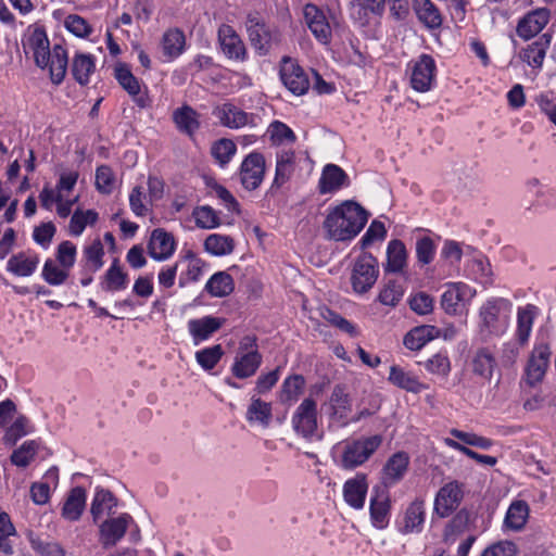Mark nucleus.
<instances>
[{"mask_svg": "<svg viewBox=\"0 0 556 556\" xmlns=\"http://www.w3.org/2000/svg\"><path fill=\"white\" fill-rule=\"evenodd\" d=\"M192 215L199 228L213 229L220 225L218 214L208 205L195 207Z\"/></svg>", "mask_w": 556, "mask_h": 556, "instance_id": "obj_47", "label": "nucleus"}, {"mask_svg": "<svg viewBox=\"0 0 556 556\" xmlns=\"http://www.w3.org/2000/svg\"><path fill=\"white\" fill-rule=\"evenodd\" d=\"M236 151L237 147L230 139H220L216 141L211 150L212 155L220 166H225L227 163H229Z\"/></svg>", "mask_w": 556, "mask_h": 556, "instance_id": "obj_54", "label": "nucleus"}, {"mask_svg": "<svg viewBox=\"0 0 556 556\" xmlns=\"http://www.w3.org/2000/svg\"><path fill=\"white\" fill-rule=\"evenodd\" d=\"M551 355V348L546 343H540L533 348L525 368V381L528 386L534 387L543 381Z\"/></svg>", "mask_w": 556, "mask_h": 556, "instance_id": "obj_7", "label": "nucleus"}, {"mask_svg": "<svg viewBox=\"0 0 556 556\" xmlns=\"http://www.w3.org/2000/svg\"><path fill=\"white\" fill-rule=\"evenodd\" d=\"M132 517L128 514H122L117 517L108 518L99 526L100 542L108 548L117 544L125 535Z\"/></svg>", "mask_w": 556, "mask_h": 556, "instance_id": "obj_13", "label": "nucleus"}, {"mask_svg": "<svg viewBox=\"0 0 556 556\" xmlns=\"http://www.w3.org/2000/svg\"><path fill=\"white\" fill-rule=\"evenodd\" d=\"M129 206L131 212L138 217L147 216L150 212L147 195L141 186L132 188L129 194Z\"/></svg>", "mask_w": 556, "mask_h": 556, "instance_id": "obj_56", "label": "nucleus"}, {"mask_svg": "<svg viewBox=\"0 0 556 556\" xmlns=\"http://www.w3.org/2000/svg\"><path fill=\"white\" fill-rule=\"evenodd\" d=\"M295 167V153L293 150H281L276 155V173L273 186L281 187L292 176Z\"/></svg>", "mask_w": 556, "mask_h": 556, "instance_id": "obj_33", "label": "nucleus"}, {"mask_svg": "<svg viewBox=\"0 0 556 556\" xmlns=\"http://www.w3.org/2000/svg\"><path fill=\"white\" fill-rule=\"evenodd\" d=\"M476 295V290L464 282H450L441 296V306L448 315H458Z\"/></svg>", "mask_w": 556, "mask_h": 556, "instance_id": "obj_9", "label": "nucleus"}, {"mask_svg": "<svg viewBox=\"0 0 556 556\" xmlns=\"http://www.w3.org/2000/svg\"><path fill=\"white\" fill-rule=\"evenodd\" d=\"M213 114L225 127L237 129L254 125V115L249 114L232 103H224L214 109Z\"/></svg>", "mask_w": 556, "mask_h": 556, "instance_id": "obj_16", "label": "nucleus"}, {"mask_svg": "<svg viewBox=\"0 0 556 556\" xmlns=\"http://www.w3.org/2000/svg\"><path fill=\"white\" fill-rule=\"evenodd\" d=\"M382 441L380 434H375L348 442L342 452L341 467L351 470L362 466L380 447Z\"/></svg>", "mask_w": 556, "mask_h": 556, "instance_id": "obj_3", "label": "nucleus"}, {"mask_svg": "<svg viewBox=\"0 0 556 556\" xmlns=\"http://www.w3.org/2000/svg\"><path fill=\"white\" fill-rule=\"evenodd\" d=\"M440 329L431 325H422L408 331L403 340L404 345L410 351L421 350L429 341L438 338Z\"/></svg>", "mask_w": 556, "mask_h": 556, "instance_id": "obj_29", "label": "nucleus"}, {"mask_svg": "<svg viewBox=\"0 0 556 556\" xmlns=\"http://www.w3.org/2000/svg\"><path fill=\"white\" fill-rule=\"evenodd\" d=\"M368 484L365 475L349 479L343 485L344 501L354 509L364 507Z\"/></svg>", "mask_w": 556, "mask_h": 556, "instance_id": "obj_25", "label": "nucleus"}, {"mask_svg": "<svg viewBox=\"0 0 556 556\" xmlns=\"http://www.w3.org/2000/svg\"><path fill=\"white\" fill-rule=\"evenodd\" d=\"M186 43L185 34L178 28H172L164 33L162 49L165 56L174 59L180 55Z\"/></svg>", "mask_w": 556, "mask_h": 556, "instance_id": "obj_43", "label": "nucleus"}, {"mask_svg": "<svg viewBox=\"0 0 556 556\" xmlns=\"http://www.w3.org/2000/svg\"><path fill=\"white\" fill-rule=\"evenodd\" d=\"M223 323L224 321L222 319L213 316H205L200 319L189 320L188 329L193 338L194 344H199L200 342L207 340L223 326Z\"/></svg>", "mask_w": 556, "mask_h": 556, "instance_id": "obj_28", "label": "nucleus"}, {"mask_svg": "<svg viewBox=\"0 0 556 556\" xmlns=\"http://www.w3.org/2000/svg\"><path fill=\"white\" fill-rule=\"evenodd\" d=\"M305 387V379L301 375H292L286 378L281 384L279 400L283 404H291L299 400Z\"/></svg>", "mask_w": 556, "mask_h": 556, "instance_id": "obj_41", "label": "nucleus"}, {"mask_svg": "<svg viewBox=\"0 0 556 556\" xmlns=\"http://www.w3.org/2000/svg\"><path fill=\"white\" fill-rule=\"evenodd\" d=\"M56 260L61 267L70 270L74 266L76 260L75 244L71 241L61 242L58 247Z\"/></svg>", "mask_w": 556, "mask_h": 556, "instance_id": "obj_61", "label": "nucleus"}, {"mask_svg": "<svg viewBox=\"0 0 556 556\" xmlns=\"http://www.w3.org/2000/svg\"><path fill=\"white\" fill-rule=\"evenodd\" d=\"M425 368L432 375L446 377L451 370V363L446 354L437 353L424 363Z\"/></svg>", "mask_w": 556, "mask_h": 556, "instance_id": "obj_57", "label": "nucleus"}, {"mask_svg": "<svg viewBox=\"0 0 556 556\" xmlns=\"http://www.w3.org/2000/svg\"><path fill=\"white\" fill-rule=\"evenodd\" d=\"M407 251L401 240H391L387 248V264L384 270L387 273H402L406 267Z\"/></svg>", "mask_w": 556, "mask_h": 556, "instance_id": "obj_37", "label": "nucleus"}, {"mask_svg": "<svg viewBox=\"0 0 556 556\" xmlns=\"http://www.w3.org/2000/svg\"><path fill=\"white\" fill-rule=\"evenodd\" d=\"M463 496V484L458 481L444 484L434 498V511L442 518L448 517L458 508Z\"/></svg>", "mask_w": 556, "mask_h": 556, "instance_id": "obj_11", "label": "nucleus"}, {"mask_svg": "<svg viewBox=\"0 0 556 556\" xmlns=\"http://www.w3.org/2000/svg\"><path fill=\"white\" fill-rule=\"evenodd\" d=\"M87 267L96 273L103 266L104 248L100 239L93 240L84 250Z\"/></svg>", "mask_w": 556, "mask_h": 556, "instance_id": "obj_48", "label": "nucleus"}, {"mask_svg": "<svg viewBox=\"0 0 556 556\" xmlns=\"http://www.w3.org/2000/svg\"><path fill=\"white\" fill-rule=\"evenodd\" d=\"M262 364V355L257 350L237 354L231 367L232 374L239 379L252 377Z\"/></svg>", "mask_w": 556, "mask_h": 556, "instance_id": "obj_27", "label": "nucleus"}, {"mask_svg": "<svg viewBox=\"0 0 556 556\" xmlns=\"http://www.w3.org/2000/svg\"><path fill=\"white\" fill-rule=\"evenodd\" d=\"M391 509L390 494L387 488L375 486L370 498L369 511L371 523L377 529H384L389 523Z\"/></svg>", "mask_w": 556, "mask_h": 556, "instance_id": "obj_14", "label": "nucleus"}, {"mask_svg": "<svg viewBox=\"0 0 556 556\" xmlns=\"http://www.w3.org/2000/svg\"><path fill=\"white\" fill-rule=\"evenodd\" d=\"M39 264L37 255H27L24 252L12 255L7 264V270L17 277L31 276Z\"/></svg>", "mask_w": 556, "mask_h": 556, "instance_id": "obj_35", "label": "nucleus"}, {"mask_svg": "<svg viewBox=\"0 0 556 556\" xmlns=\"http://www.w3.org/2000/svg\"><path fill=\"white\" fill-rule=\"evenodd\" d=\"M323 317L329 324L337 327L341 331L346 332L351 337H356L358 334L356 327L334 311L326 309V312L323 314Z\"/></svg>", "mask_w": 556, "mask_h": 556, "instance_id": "obj_62", "label": "nucleus"}, {"mask_svg": "<svg viewBox=\"0 0 556 556\" xmlns=\"http://www.w3.org/2000/svg\"><path fill=\"white\" fill-rule=\"evenodd\" d=\"M224 355L220 344L205 348L195 353L198 364L205 370L213 369Z\"/></svg>", "mask_w": 556, "mask_h": 556, "instance_id": "obj_49", "label": "nucleus"}, {"mask_svg": "<svg viewBox=\"0 0 556 556\" xmlns=\"http://www.w3.org/2000/svg\"><path fill=\"white\" fill-rule=\"evenodd\" d=\"M28 541L34 551L41 556H65V551L59 543L43 542L39 536L34 533L28 534Z\"/></svg>", "mask_w": 556, "mask_h": 556, "instance_id": "obj_53", "label": "nucleus"}, {"mask_svg": "<svg viewBox=\"0 0 556 556\" xmlns=\"http://www.w3.org/2000/svg\"><path fill=\"white\" fill-rule=\"evenodd\" d=\"M409 456L406 452L394 453L382 468L383 488H389L400 482L407 472Z\"/></svg>", "mask_w": 556, "mask_h": 556, "instance_id": "obj_17", "label": "nucleus"}, {"mask_svg": "<svg viewBox=\"0 0 556 556\" xmlns=\"http://www.w3.org/2000/svg\"><path fill=\"white\" fill-rule=\"evenodd\" d=\"M86 506V491L81 486L72 489L62 507V516L71 521L80 518Z\"/></svg>", "mask_w": 556, "mask_h": 556, "instance_id": "obj_34", "label": "nucleus"}, {"mask_svg": "<svg viewBox=\"0 0 556 556\" xmlns=\"http://www.w3.org/2000/svg\"><path fill=\"white\" fill-rule=\"evenodd\" d=\"M388 380L397 388L415 394L428 388V386L421 383L415 375L405 371L397 365L390 367Z\"/></svg>", "mask_w": 556, "mask_h": 556, "instance_id": "obj_30", "label": "nucleus"}, {"mask_svg": "<svg viewBox=\"0 0 556 556\" xmlns=\"http://www.w3.org/2000/svg\"><path fill=\"white\" fill-rule=\"evenodd\" d=\"M218 38L223 52L227 58L236 61H243L245 59V46L231 26L222 25L218 29Z\"/></svg>", "mask_w": 556, "mask_h": 556, "instance_id": "obj_19", "label": "nucleus"}, {"mask_svg": "<svg viewBox=\"0 0 556 556\" xmlns=\"http://www.w3.org/2000/svg\"><path fill=\"white\" fill-rule=\"evenodd\" d=\"M470 365L472 372L486 381L493 379L497 369L495 354L489 348L477 349L471 357Z\"/></svg>", "mask_w": 556, "mask_h": 556, "instance_id": "obj_23", "label": "nucleus"}, {"mask_svg": "<svg viewBox=\"0 0 556 556\" xmlns=\"http://www.w3.org/2000/svg\"><path fill=\"white\" fill-rule=\"evenodd\" d=\"M425 502L415 500L409 504L405 511L403 533L419 532L425 521Z\"/></svg>", "mask_w": 556, "mask_h": 556, "instance_id": "obj_42", "label": "nucleus"}, {"mask_svg": "<svg viewBox=\"0 0 556 556\" xmlns=\"http://www.w3.org/2000/svg\"><path fill=\"white\" fill-rule=\"evenodd\" d=\"M412 7L418 21L428 29H438L442 26L443 16L431 0H412Z\"/></svg>", "mask_w": 556, "mask_h": 556, "instance_id": "obj_24", "label": "nucleus"}, {"mask_svg": "<svg viewBox=\"0 0 556 556\" xmlns=\"http://www.w3.org/2000/svg\"><path fill=\"white\" fill-rule=\"evenodd\" d=\"M115 78L118 84L130 94L137 96L140 91V84L125 64L115 67Z\"/></svg>", "mask_w": 556, "mask_h": 556, "instance_id": "obj_50", "label": "nucleus"}, {"mask_svg": "<svg viewBox=\"0 0 556 556\" xmlns=\"http://www.w3.org/2000/svg\"><path fill=\"white\" fill-rule=\"evenodd\" d=\"M149 254L157 261L172 256L175 251L174 237L162 228L154 229L148 244Z\"/></svg>", "mask_w": 556, "mask_h": 556, "instance_id": "obj_22", "label": "nucleus"}, {"mask_svg": "<svg viewBox=\"0 0 556 556\" xmlns=\"http://www.w3.org/2000/svg\"><path fill=\"white\" fill-rule=\"evenodd\" d=\"M517 546L511 541H500L486 547L481 556H516Z\"/></svg>", "mask_w": 556, "mask_h": 556, "instance_id": "obj_64", "label": "nucleus"}, {"mask_svg": "<svg viewBox=\"0 0 556 556\" xmlns=\"http://www.w3.org/2000/svg\"><path fill=\"white\" fill-rule=\"evenodd\" d=\"M280 78L286 88L295 96L304 94L309 88V80L303 68L288 56L281 61Z\"/></svg>", "mask_w": 556, "mask_h": 556, "instance_id": "obj_10", "label": "nucleus"}, {"mask_svg": "<svg viewBox=\"0 0 556 556\" xmlns=\"http://www.w3.org/2000/svg\"><path fill=\"white\" fill-rule=\"evenodd\" d=\"M404 294L403 288L395 281H389L379 293V301L383 305L395 306Z\"/></svg>", "mask_w": 556, "mask_h": 556, "instance_id": "obj_59", "label": "nucleus"}, {"mask_svg": "<svg viewBox=\"0 0 556 556\" xmlns=\"http://www.w3.org/2000/svg\"><path fill=\"white\" fill-rule=\"evenodd\" d=\"M173 121L177 129L189 136L200 127L199 114L189 105H184L173 112Z\"/></svg>", "mask_w": 556, "mask_h": 556, "instance_id": "obj_38", "label": "nucleus"}, {"mask_svg": "<svg viewBox=\"0 0 556 556\" xmlns=\"http://www.w3.org/2000/svg\"><path fill=\"white\" fill-rule=\"evenodd\" d=\"M435 254V245L430 237H422L416 242L417 261L422 265L430 264Z\"/></svg>", "mask_w": 556, "mask_h": 556, "instance_id": "obj_60", "label": "nucleus"}, {"mask_svg": "<svg viewBox=\"0 0 556 556\" xmlns=\"http://www.w3.org/2000/svg\"><path fill=\"white\" fill-rule=\"evenodd\" d=\"M350 180L346 173L336 164H327L321 172L318 181L320 194L333 193L342 187L349 186Z\"/></svg>", "mask_w": 556, "mask_h": 556, "instance_id": "obj_20", "label": "nucleus"}, {"mask_svg": "<svg viewBox=\"0 0 556 556\" xmlns=\"http://www.w3.org/2000/svg\"><path fill=\"white\" fill-rule=\"evenodd\" d=\"M38 444L36 441L30 440L24 442L11 455V462L17 467H27L34 459L37 453Z\"/></svg>", "mask_w": 556, "mask_h": 556, "instance_id": "obj_51", "label": "nucleus"}, {"mask_svg": "<svg viewBox=\"0 0 556 556\" xmlns=\"http://www.w3.org/2000/svg\"><path fill=\"white\" fill-rule=\"evenodd\" d=\"M94 71V60L90 54L78 53L72 64V73L77 83L87 85L89 76Z\"/></svg>", "mask_w": 556, "mask_h": 556, "instance_id": "obj_46", "label": "nucleus"}, {"mask_svg": "<svg viewBox=\"0 0 556 556\" xmlns=\"http://www.w3.org/2000/svg\"><path fill=\"white\" fill-rule=\"evenodd\" d=\"M530 514L529 505L526 501H514L505 515L504 527L511 531H520L525 528Z\"/></svg>", "mask_w": 556, "mask_h": 556, "instance_id": "obj_32", "label": "nucleus"}, {"mask_svg": "<svg viewBox=\"0 0 556 556\" xmlns=\"http://www.w3.org/2000/svg\"><path fill=\"white\" fill-rule=\"evenodd\" d=\"M245 418L250 424H258L262 428H268L273 418L271 404L253 396L248 406Z\"/></svg>", "mask_w": 556, "mask_h": 556, "instance_id": "obj_36", "label": "nucleus"}, {"mask_svg": "<svg viewBox=\"0 0 556 556\" xmlns=\"http://www.w3.org/2000/svg\"><path fill=\"white\" fill-rule=\"evenodd\" d=\"M304 22L314 36L321 45H329L332 39V28L325 12L316 4L307 3L303 8Z\"/></svg>", "mask_w": 556, "mask_h": 556, "instance_id": "obj_8", "label": "nucleus"}, {"mask_svg": "<svg viewBox=\"0 0 556 556\" xmlns=\"http://www.w3.org/2000/svg\"><path fill=\"white\" fill-rule=\"evenodd\" d=\"M65 27L70 33L77 37H86L91 31L87 21L76 14L68 15L65 18Z\"/></svg>", "mask_w": 556, "mask_h": 556, "instance_id": "obj_63", "label": "nucleus"}, {"mask_svg": "<svg viewBox=\"0 0 556 556\" xmlns=\"http://www.w3.org/2000/svg\"><path fill=\"white\" fill-rule=\"evenodd\" d=\"M552 36L543 34L519 52V58L533 70L543 66L544 59L551 46Z\"/></svg>", "mask_w": 556, "mask_h": 556, "instance_id": "obj_21", "label": "nucleus"}, {"mask_svg": "<svg viewBox=\"0 0 556 556\" xmlns=\"http://www.w3.org/2000/svg\"><path fill=\"white\" fill-rule=\"evenodd\" d=\"M549 11L547 9H536L523 16L517 25V35L529 40L536 36L548 23Z\"/></svg>", "mask_w": 556, "mask_h": 556, "instance_id": "obj_18", "label": "nucleus"}, {"mask_svg": "<svg viewBox=\"0 0 556 556\" xmlns=\"http://www.w3.org/2000/svg\"><path fill=\"white\" fill-rule=\"evenodd\" d=\"M330 405L334 415H339L340 418L346 416L348 412L351 410V403L348 393L341 386H336L330 396Z\"/></svg>", "mask_w": 556, "mask_h": 556, "instance_id": "obj_55", "label": "nucleus"}, {"mask_svg": "<svg viewBox=\"0 0 556 556\" xmlns=\"http://www.w3.org/2000/svg\"><path fill=\"white\" fill-rule=\"evenodd\" d=\"M265 175V159L261 153H250L242 161L240 180L244 189L255 190L260 187Z\"/></svg>", "mask_w": 556, "mask_h": 556, "instance_id": "obj_12", "label": "nucleus"}, {"mask_svg": "<svg viewBox=\"0 0 556 556\" xmlns=\"http://www.w3.org/2000/svg\"><path fill=\"white\" fill-rule=\"evenodd\" d=\"M245 28L251 45L261 55H266L271 47L280 41L278 30L267 26L258 12H250L247 15Z\"/></svg>", "mask_w": 556, "mask_h": 556, "instance_id": "obj_4", "label": "nucleus"}, {"mask_svg": "<svg viewBox=\"0 0 556 556\" xmlns=\"http://www.w3.org/2000/svg\"><path fill=\"white\" fill-rule=\"evenodd\" d=\"M128 283V276L123 271L119 262L115 258L106 270L101 282L102 290L106 292L124 290Z\"/></svg>", "mask_w": 556, "mask_h": 556, "instance_id": "obj_40", "label": "nucleus"}, {"mask_svg": "<svg viewBox=\"0 0 556 556\" xmlns=\"http://www.w3.org/2000/svg\"><path fill=\"white\" fill-rule=\"evenodd\" d=\"M204 249L214 256L228 255L235 249V241L230 236L212 233L205 239Z\"/></svg>", "mask_w": 556, "mask_h": 556, "instance_id": "obj_45", "label": "nucleus"}, {"mask_svg": "<svg viewBox=\"0 0 556 556\" xmlns=\"http://www.w3.org/2000/svg\"><path fill=\"white\" fill-rule=\"evenodd\" d=\"M510 303L505 299H492L480 308L481 325L490 333L498 331V316L503 307Z\"/></svg>", "mask_w": 556, "mask_h": 556, "instance_id": "obj_31", "label": "nucleus"}, {"mask_svg": "<svg viewBox=\"0 0 556 556\" xmlns=\"http://www.w3.org/2000/svg\"><path fill=\"white\" fill-rule=\"evenodd\" d=\"M29 420L25 416H20L7 430L3 441L5 444L14 445L22 437L28 433Z\"/></svg>", "mask_w": 556, "mask_h": 556, "instance_id": "obj_58", "label": "nucleus"}, {"mask_svg": "<svg viewBox=\"0 0 556 556\" xmlns=\"http://www.w3.org/2000/svg\"><path fill=\"white\" fill-rule=\"evenodd\" d=\"M292 428L296 434L306 440L320 439L317 433V402L312 397L304 399L292 415Z\"/></svg>", "mask_w": 556, "mask_h": 556, "instance_id": "obj_5", "label": "nucleus"}, {"mask_svg": "<svg viewBox=\"0 0 556 556\" xmlns=\"http://www.w3.org/2000/svg\"><path fill=\"white\" fill-rule=\"evenodd\" d=\"M235 283L232 277L225 273L219 271L214 274L206 282V291L216 298H224L233 291Z\"/></svg>", "mask_w": 556, "mask_h": 556, "instance_id": "obj_44", "label": "nucleus"}, {"mask_svg": "<svg viewBox=\"0 0 556 556\" xmlns=\"http://www.w3.org/2000/svg\"><path fill=\"white\" fill-rule=\"evenodd\" d=\"M435 72V63L431 55L422 54L414 63L410 74V85L418 92L430 90Z\"/></svg>", "mask_w": 556, "mask_h": 556, "instance_id": "obj_15", "label": "nucleus"}, {"mask_svg": "<svg viewBox=\"0 0 556 556\" xmlns=\"http://www.w3.org/2000/svg\"><path fill=\"white\" fill-rule=\"evenodd\" d=\"M368 220V213L358 203L346 200L332 208L324 220L328 237L336 241L356 237Z\"/></svg>", "mask_w": 556, "mask_h": 556, "instance_id": "obj_2", "label": "nucleus"}, {"mask_svg": "<svg viewBox=\"0 0 556 556\" xmlns=\"http://www.w3.org/2000/svg\"><path fill=\"white\" fill-rule=\"evenodd\" d=\"M536 313L538 308L533 304L518 308L516 336L521 344L529 340Z\"/></svg>", "mask_w": 556, "mask_h": 556, "instance_id": "obj_39", "label": "nucleus"}, {"mask_svg": "<svg viewBox=\"0 0 556 556\" xmlns=\"http://www.w3.org/2000/svg\"><path fill=\"white\" fill-rule=\"evenodd\" d=\"M23 47L25 53H33L38 67L49 68L50 79L54 85H60L64 80L67 70L66 50L60 45L50 50L49 39L42 28L37 27L29 31Z\"/></svg>", "mask_w": 556, "mask_h": 556, "instance_id": "obj_1", "label": "nucleus"}, {"mask_svg": "<svg viewBox=\"0 0 556 556\" xmlns=\"http://www.w3.org/2000/svg\"><path fill=\"white\" fill-rule=\"evenodd\" d=\"M379 274L378 261L370 253L359 255L352 270V287L357 293H365L372 288Z\"/></svg>", "mask_w": 556, "mask_h": 556, "instance_id": "obj_6", "label": "nucleus"}, {"mask_svg": "<svg viewBox=\"0 0 556 556\" xmlns=\"http://www.w3.org/2000/svg\"><path fill=\"white\" fill-rule=\"evenodd\" d=\"M68 269L60 268L53 260H47L42 268V278L51 286H60L68 278Z\"/></svg>", "mask_w": 556, "mask_h": 556, "instance_id": "obj_52", "label": "nucleus"}, {"mask_svg": "<svg viewBox=\"0 0 556 556\" xmlns=\"http://www.w3.org/2000/svg\"><path fill=\"white\" fill-rule=\"evenodd\" d=\"M117 504V498L110 490L98 488L90 506L93 522L97 523L104 515L115 514Z\"/></svg>", "mask_w": 556, "mask_h": 556, "instance_id": "obj_26", "label": "nucleus"}]
</instances>
